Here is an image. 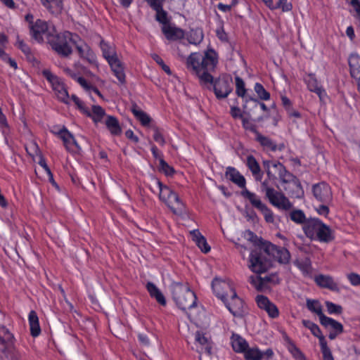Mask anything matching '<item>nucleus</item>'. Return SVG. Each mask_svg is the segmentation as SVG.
<instances>
[{"label":"nucleus","mask_w":360,"mask_h":360,"mask_svg":"<svg viewBox=\"0 0 360 360\" xmlns=\"http://www.w3.org/2000/svg\"><path fill=\"white\" fill-rule=\"evenodd\" d=\"M217 63V53L213 49H207L204 56L197 52L191 53L186 60V67L198 78L200 86L213 90L216 98L221 100L232 92V79L226 76L214 78L211 72Z\"/></svg>","instance_id":"1"},{"label":"nucleus","mask_w":360,"mask_h":360,"mask_svg":"<svg viewBox=\"0 0 360 360\" xmlns=\"http://www.w3.org/2000/svg\"><path fill=\"white\" fill-rule=\"evenodd\" d=\"M48 44L52 49L61 57H68L72 53L71 44L75 47L82 58L91 61L94 58L93 51L85 44L79 36L69 31L58 33L56 32L49 38Z\"/></svg>","instance_id":"2"},{"label":"nucleus","mask_w":360,"mask_h":360,"mask_svg":"<svg viewBox=\"0 0 360 360\" xmlns=\"http://www.w3.org/2000/svg\"><path fill=\"white\" fill-rule=\"evenodd\" d=\"M263 166L269 180L276 179L275 174H277L282 184L292 186V190L288 191L289 194L295 198H300L303 195L304 191L300 181L297 176L288 171L281 162L277 160H264L263 161Z\"/></svg>","instance_id":"3"},{"label":"nucleus","mask_w":360,"mask_h":360,"mask_svg":"<svg viewBox=\"0 0 360 360\" xmlns=\"http://www.w3.org/2000/svg\"><path fill=\"white\" fill-rule=\"evenodd\" d=\"M302 231L311 241L328 243L334 239L330 227L317 217H309Z\"/></svg>","instance_id":"4"},{"label":"nucleus","mask_w":360,"mask_h":360,"mask_svg":"<svg viewBox=\"0 0 360 360\" xmlns=\"http://www.w3.org/2000/svg\"><path fill=\"white\" fill-rule=\"evenodd\" d=\"M172 297L177 307L184 311L197 306V297L188 285L176 283L172 289Z\"/></svg>","instance_id":"5"},{"label":"nucleus","mask_w":360,"mask_h":360,"mask_svg":"<svg viewBox=\"0 0 360 360\" xmlns=\"http://www.w3.org/2000/svg\"><path fill=\"white\" fill-rule=\"evenodd\" d=\"M272 266L271 259L263 248L252 250L249 256V269L254 273L261 274L266 272Z\"/></svg>","instance_id":"6"},{"label":"nucleus","mask_w":360,"mask_h":360,"mask_svg":"<svg viewBox=\"0 0 360 360\" xmlns=\"http://www.w3.org/2000/svg\"><path fill=\"white\" fill-rule=\"evenodd\" d=\"M55 32V25L41 19H37L30 30V37L39 44L44 43L45 39L48 41L49 38Z\"/></svg>","instance_id":"7"},{"label":"nucleus","mask_w":360,"mask_h":360,"mask_svg":"<svg viewBox=\"0 0 360 360\" xmlns=\"http://www.w3.org/2000/svg\"><path fill=\"white\" fill-rule=\"evenodd\" d=\"M41 74L51 84L57 98L65 104L69 103L70 96L63 80L49 69L43 70Z\"/></svg>","instance_id":"8"},{"label":"nucleus","mask_w":360,"mask_h":360,"mask_svg":"<svg viewBox=\"0 0 360 360\" xmlns=\"http://www.w3.org/2000/svg\"><path fill=\"white\" fill-rule=\"evenodd\" d=\"M243 198L248 200L254 208L259 210L263 214L266 222L274 223V214L273 211L262 201L261 198L258 195L250 191H244L243 192Z\"/></svg>","instance_id":"9"},{"label":"nucleus","mask_w":360,"mask_h":360,"mask_svg":"<svg viewBox=\"0 0 360 360\" xmlns=\"http://www.w3.org/2000/svg\"><path fill=\"white\" fill-rule=\"evenodd\" d=\"M265 195L269 202L279 210L287 211L292 207L290 200L283 193L276 191L274 188L266 187Z\"/></svg>","instance_id":"10"},{"label":"nucleus","mask_w":360,"mask_h":360,"mask_svg":"<svg viewBox=\"0 0 360 360\" xmlns=\"http://www.w3.org/2000/svg\"><path fill=\"white\" fill-rule=\"evenodd\" d=\"M264 251L271 258V262L274 260L284 264L290 262V253L288 250L285 248L277 246L271 242H265Z\"/></svg>","instance_id":"11"},{"label":"nucleus","mask_w":360,"mask_h":360,"mask_svg":"<svg viewBox=\"0 0 360 360\" xmlns=\"http://www.w3.org/2000/svg\"><path fill=\"white\" fill-rule=\"evenodd\" d=\"M223 303L233 316L240 317L243 316L245 304L243 300L238 296L236 290L232 291V293L223 301Z\"/></svg>","instance_id":"12"},{"label":"nucleus","mask_w":360,"mask_h":360,"mask_svg":"<svg viewBox=\"0 0 360 360\" xmlns=\"http://www.w3.org/2000/svg\"><path fill=\"white\" fill-rule=\"evenodd\" d=\"M314 198L320 202L330 204L333 200V193L330 186L326 182L314 184L312 187Z\"/></svg>","instance_id":"13"},{"label":"nucleus","mask_w":360,"mask_h":360,"mask_svg":"<svg viewBox=\"0 0 360 360\" xmlns=\"http://www.w3.org/2000/svg\"><path fill=\"white\" fill-rule=\"evenodd\" d=\"M212 289L215 296L222 302L234 291L232 285L226 281L214 278L212 282Z\"/></svg>","instance_id":"14"},{"label":"nucleus","mask_w":360,"mask_h":360,"mask_svg":"<svg viewBox=\"0 0 360 360\" xmlns=\"http://www.w3.org/2000/svg\"><path fill=\"white\" fill-rule=\"evenodd\" d=\"M255 302L257 307L260 309L265 311L269 318L276 319L279 316L280 312L278 308L266 296L258 295L255 297Z\"/></svg>","instance_id":"15"},{"label":"nucleus","mask_w":360,"mask_h":360,"mask_svg":"<svg viewBox=\"0 0 360 360\" xmlns=\"http://www.w3.org/2000/svg\"><path fill=\"white\" fill-rule=\"evenodd\" d=\"M319 321L326 329L329 330L328 338L331 340H335L343 333V325L333 318L325 315Z\"/></svg>","instance_id":"16"},{"label":"nucleus","mask_w":360,"mask_h":360,"mask_svg":"<svg viewBox=\"0 0 360 360\" xmlns=\"http://www.w3.org/2000/svg\"><path fill=\"white\" fill-rule=\"evenodd\" d=\"M51 132L56 135L63 141V145L68 151H72V146H74L77 149H80V147L73 134L65 126H63L57 131L51 130Z\"/></svg>","instance_id":"17"},{"label":"nucleus","mask_w":360,"mask_h":360,"mask_svg":"<svg viewBox=\"0 0 360 360\" xmlns=\"http://www.w3.org/2000/svg\"><path fill=\"white\" fill-rule=\"evenodd\" d=\"M15 342L14 334L4 325H0V353L10 349Z\"/></svg>","instance_id":"18"},{"label":"nucleus","mask_w":360,"mask_h":360,"mask_svg":"<svg viewBox=\"0 0 360 360\" xmlns=\"http://www.w3.org/2000/svg\"><path fill=\"white\" fill-rule=\"evenodd\" d=\"M226 177L231 182L237 185L239 188H242L240 195L243 197V192L244 191H249L246 188V180L245 177L240 173V172L233 167H228L225 172Z\"/></svg>","instance_id":"19"},{"label":"nucleus","mask_w":360,"mask_h":360,"mask_svg":"<svg viewBox=\"0 0 360 360\" xmlns=\"http://www.w3.org/2000/svg\"><path fill=\"white\" fill-rule=\"evenodd\" d=\"M314 282L321 288L328 289L335 292H340V291L338 284L330 275L319 274L314 277Z\"/></svg>","instance_id":"20"},{"label":"nucleus","mask_w":360,"mask_h":360,"mask_svg":"<svg viewBox=\"0 0 360 360\" xmlns=\"http://www.w3.org/2000/svg\"><path fill=\"white\" fill-rule=\"evenodd\" d=\"M108 63L114 76L117 79L119 84L121 85L125 84L126 74L124 63L118 58L113 59Z\"/></svg>","instance_id":"21"},{"label":"nucleus","mask_w":360,"mask_h":360,"mask_svg":"<svg viewBox=\"0 0 360 360\" xmlns=\"http://www.w3.org/2000/svg\"><path fill=\"white\" fill-rule=\"evenodd\" d=\"M304 82L306 83L309 91L317 94L320 100H322L323 97L326 96V90L319 85L314 73L308 74L307 77L304 79Z\"/></svg>","instance_id":"22"},{"label":"nucleus","mask_w":360,"mask_h":360,"mask_svg":"<svg viewBox=\"0 0 360 360\" xmlns=\"http://www.w3.org/2000/svg\"><path fill=\"white\" fill-rule=\"evenodd\" d=\"M161 30L166 39L169 41L182 39L185 37V32L183 29L172 26L170 24L162 26Z\"/></svg>","instance_id":"23"},{"label":"nucleus","mask_w":360,"mask_h":360,"mask_svg":"<svg viewBox=\"0 0 360 360\" xmlns=\"http://www.w3.org/2000/svg\"><path fill=\"white\" fill-rule=\"evenodd\" d=\"M165 203L174 214H181L185 211V205L174 191Z\"/></svg>","instance_id":"24"},{"label":"nucleus","mask_w":360,"mask_h":360,"mask_svg":"<svg viewBox=\"0 0 360 360\" xmlns=\"http://www.w3.org/2000/svg\"><path fill=\"white\" fill-rule=\"evenodd\" d=\"M146 288L150 296L155 299L157 302L161 306H166L167 300L161 290L157 287V285L151 281L147 282Z\"/></svg>","instance_id":"25"},{"label":"nucleus","mask_w":360,"mask_h":360,"mask_svg":"<svg viewBox=\"0 0 360 360\" xmlns=\"http://www.w3.org/2000/svg\"><path fill=\"white\" fill-rule=\"evenodd\" d=\"M246 166L252 172L255 179L257 181H261L263 178V172L261 170L259 164L252 155L247 157Z\"/></svg>","instance_id":"26"},{"label":"nucleus","mask_w":360,"mask_h":360,"mask_svg":"<svg viewBox=\"0 0 360 360\" xmlns=\"http://www.w3.org/2000/svg\"><path fill=\"white\" fill-rule=\"evenodd\" d=\"M28 323L31 336L33 338L38 337L41 334V330L39 317L34 310H31L28 314Z\"/></svg>","instance_id":"27"},{"label":"nucleus","mask_w":360,"mask_h":360,"mask_svg":"<svg viewBox=\"0 0 360 360\" xmlns=\"http://www.w3.org/2000/svg\"><path fill=\"white\" fill-rule=\"evenodd\" d=\"M348 63L351 77L354 79L360 78V56L355 53H351Z\"/></svg>","instance_id":"28"},{"label":"nucleus","mask_w":360,"mask_h":360,"mask_svg":"<svg viewBox=\"0 0 360 360\" xmlns=\"http://www.w3.org/2000/svg\"><path fill=\"white\" fill-rule=\"evenodd\" d=\"M302 323L305 328H308L311 331V334L314 336L316 337L319 339L320 345L327 342L324 335L322 333L321 330L320 329L319 326L317 324L309 320L305 319L302 320Z\"/></svg>","instance_id":"29"},{"label":"nucleus","mask_w":360,"mask_h":360,"mask_svg":"<svg viewBox=\"0 0 360 360\" xmlns=\"http://www.w3.org/2000/svg\"><path fill=\"white\" fill-rule=\"evenodd\" d=\"M106 128L112 136H120L122 134V127L117 118L112 115H108L105 122Z\"/></svg>","instance_id":"30"},{"label":"nucleus","mask_w":360,"mask_h":360,"mask_svg":"<svg viewBox=\"0 0 360 360\" xmlns=\"http://www.w3.org/2000/svg\"><path fill=\"white\" fill-rule=\"evenodd\" d=\"M288 217L295 224L302 225V228L307 224L309 219L304 211L300 209H293L291 210Z\"/></svg>","instance_id":"31"},{"label":"nucleus","mask_w":360,"mask_h":360,"mask_svg":"<svg viewBox=\"0 0 360 360\" xmlns=\"http://www.w3.org/2000/svg\"><path fill=\"white\" fill-rule=\"evenodd\" d=\"M231 340L233 349L236 352H245L248 347L246 340L238 334H233Z\"/></svg>","instance_id":"32"},{"label":"nucleus","mask_w":360,"mask_h":360,"mask_svg":"<svg viewBox=\"0 0 360 360\" xmlns=\"http://www.w3.org/2000/svg\"><path fill=\"white\" fill-rule=\"evenodd\" d=\"M100 47L102 51L103 56L108 63L118 58L114 47L110 46V44L105 41H101Z\"/></svg>","instance_id":"33"},{"label":"nucleus","mask_w":360,"mask_h":360,"mask_svg":"<svg viewBox=\"0 0 360 360\" xmlns=\"http://www.w3.org/2000/svg\"><path fill=\"white\" fill-rule=\"evenodd\" d=\"M287 342V349L295 360H306L303 352L296 346L295 342L288 336L285 338Z\"/></svg>","instance_id":"34"},{"label":"nucleus","mask_w":360,"mask_h":360,"mask_svg":"<svg viewBox=\"0 0 360 360\" xmlns=\"http://www.w3.org/2000/svg\"><path fill=\"white\" fill-rule=\"evenodd\" d=\"M255 140L265 149L272 152L277 150V145L270 138L257 132Z\"/></svg>","instance_id":"35"},{"label":"nucleus","mask_w":360,"mask_h":360,"mask_svg":"<svg viewBox=\"0 0 360 360\" xmlns=\"http://www.w3.org/2000/svg\"><path fill=\"white\" fill-rule=\"evenodd\" d=\"M295 264L300 270L304 277L311 278L312 266L311 260L309 258L298 260Z\"/></svg>","instance_id":"36"},{"label":"nucleus","mask_w":360,"mask_h":360,"mask_svg":"<svg viewBox=\"0 0 360 360\" xmlns=\"http://www.w3.org/2000/svg\"><path fill=\"white\" fill-rule=\"evenodd\" d=\"M30 148L37 155H39V160L38 164L44 169L48 176H51L52 178V172L49 166L47 165L44 157L41 155L38 144L35 141H34L31 143Z\"/></svg>","instance_id":"37"},{"label":"nucleus","mask_w":360,"mask_h":360,"mask_svg":"<svg viewBox=\"0 0 360 360\" xmlns=\"http://www.w3.org/2000/svg\"><path fill=\"white\" fill-rule=\"evenodd\" d=\"M155 11V20L162 24V26H166L169 24L170 19L168 16V13L163 9V4H160L153 8Z\"/></svg>","instance_id":"38"},{"label":"nucleus","mask_w":360,"mask_h":360,"mask_svg":"<svg viewBox=\"0 0 360 360\" xmlns=\"http://www.w3.org/2000/svg\"><path fill=\"white\" fill-rule=\"evenodd\" d=\"M204 34L201 28L191 29L187 34L188 41L194 45H198L203 40Z\"/></svg>","instance_id":"39"},{"label":"nucleus","mask_w":360,"mask_h":360,"mask_svg":"<svg viewBox=\"0 0 360 360\" xmlns=\"http://www.w3.org/2000/svg\"><path fill=\"white\" fill-rule=\"evenodd\" d=\"M131 112L134 117L140 122L141 125L144 127L148 126L152 121L150 115L146 112L139 109L136 105L132 107Z\"/></svg>","instance_id":"40"},{"label":"nucleus","mask_w":360,"mask_h":360,"mask_svg":"<svg viewBox=\"0 0 360 360\" xmlns=\"http://www.w3.org/2000/svg\"><path fill=\"white\" fill-rule=\"evenodd\" d=\"M155 184L159 189V198L165 202L174 192L169 186L164 185L160 179H155Z\"/></svg>","instance_id":"41"},{"label":"nucleus","mask_w":360,"mask_h":360,"mask_svg":"<svg viewBox=\"0 0 360 360\" xmlns=\"http://www.w3.org/2000/svg\"><path fill=\"white\" fill-rule=\"evenodd\" d=\"M306 304L310 311L319 316V321L325 316L323 312L322 306L318 300L307 299Z\"/></svg>","instance_id":"42"},{"label":"nucleus","mask_w":360,"mask_h":360,"mask_svg":"<svg viewBox=\"0 0 360 360\" xmlns=\"http://www.w3.org/2000/svg\"><path fill=\"white\" fill-rule=\"evenodd\" d=\"M248 281L257 291H262L267 287L261 276L252 275L249 277Z\"/></svg>","instance_id":"43"},{"label":"nucleus","mask_w":360,"mask_h":360,"mask_svg":"<svg viewBox=\"0 0 360 360\" xmlns=\"http://www.w3.org/2000/svg\"><path fill=\"white\" fill-rule=\"evenodd\" d=\"M245 358L246 360H262V352L257 347H249L245 351Z\"/></svg>","instance_id":"44"},{"label":"nucleus","mask_w":360,"mask_h":360,"mask_svg":"<svg viewBox=\"0 0 360 360\" xmlns=\"http://www.w3.org/2000/svg\"><path fill=\"white\" fill-rule=\"evenodd\" d=\"M152 129L153 131V139L154 141L162 147L165 146L166 144V139L163 135V129L157 126H153Z\"/></svg>","instance_id":"45"},{"label":"nucleus","mask_w":360,"mask_h":360,"mask_svg":"<svg viewBox=\"0 0 360 360\" xmlns=\"http://www.w3.org/2000/svg\"><path fill=\"white\" fill-rule=\"evenodd\" d=\"M71 100L74 102L77 109L84 115L87 117H91V113L89 108L86 106L84 103L79 99V98L75 94L71 96Z\"/></svg>","instance_id":"46"},{"label":"nucleus","mask_w":360,"mask_h":360,"mask_svg":"<svg viewBox=\"0 0 360 360\" xmlns=\"http://www.w3.org/2000/svg\"><path fill=\"white\" fill-rule=\"evenodd\" d=\"M91 116L90 117L96 123L101 122L105 115V112L103 108L98 105H94L92 106V112H91Z\"/></svg>","instance_id":"47"},{"label":"nucleus","mask_w":360,"mask_h":360,"mask_svg":"<svg viewBox=\"0 0 360 360\" xmlns=\"http://www.w3.org/2000/svg\"><path fill=\"white\" fill-rule=\"evenodd\" d=\"M254 90L260 100L269 101L271 98L270 93L264 89L262 84L255 83Z\"/></svg>","instance_id":"48"},{"label":"nucleus","mask_w":360,"mask_h":360,"mask_svg":"<svg viewBox=\"0 0 360 360\" xmlns=\"http://www.w3.org/2000/svg\"><path fill=\"white\" fill-rule=\"evenodd\" d=\"M235 82L236 94L239 97L244 98L245 96L247 89H245V84L243 79L241 77L236 76L235 77Z\"/></svg>","instance_id":"49"},{"label":"nucleus","mask_w":360,"mask_h":360,"mask_svg":"<svg viewBox=\"0 0 360 360\" xmlns=\"http://www.w3.org/2000/svg\"><path fill=\"white\" fill-rule=\"evenodd\" d=\"M159 170L168 176H172L175 173L174 167L170 166L164 159H161L159 162Z\"/></svg>","instance_id":"50"},{"label":"nucleus","mask_w":360,"mask_h":360,"mask_svg":"<svg viewBox=\"0 0 360 360\" xmlns=\"http://www.w3.org/2000/svg\"><path fill=\"white\" fill-rule=\"evenodd\" d=\"M325 304L329 314L340 315L342 313L343 309L341 305L335 304L330 301H326Z\"/></svg>","instance_id":"51"},{"label":"nucleus","mask_w":360,"mask_h":360,"mask_svg":"<svg viewBox=\"0 0 360 360\" xmlns=\"http://www.w3.org/2000/svg\"><path fill=\"white\" fill-rule=\"evenodd\" d=\"M245 236L248 240L255 245H259V248H263V244L266 242L263 241L261 238H259L253 231L250 230L245 231Z\"/></svg>","instance_id":"52"},{"label":"nucleus","mask_w":360,"mask_h":360,"mask_svg":"<svg viewBox=\"0 0 360 360\" xmlns=\"http://www.w3.org/2000/svg\"><path fill=\"white\" fill-rule=\"evenodd\" d=\"M10 360H22L20 352L17 349L15 345L5 352H1Z\"/></svg>","instance_id":"53"},{"label":"nucleus","mask_w":360,"mask_h":360,"mask_svg":"<svg viewBox=\"0 0 360 360\" xmlns=\"http://www.w3.org/2000/svg\"><path fill=\"white\" fill-rule=\"evenodd\" d=\"M281 9L283 12H288L292 9V5L288 0H278V1L274 4L272 10Z\"/></svg>","instance_id":"54"},{"label":"nucleus","mask_w":360,"mask_h":360,"mask_svg":"<svg viewBox=\"0 0 360 360\" xmlns=\"http://www.w3.org/2000/svg\"><path fill=\"white\" fill-rule=\"evenodd\" d=\"M15 46L19 49L25 55L28 56L31 53L30 46L20 38L19 35L17 36Z\"/></svg>","instance_id":"55"},{"label":"nucleus","mask_w":360,"mask_h":360,"mask_svg":"<svg viewBox=\"0 0 360 360\" xmlns=\"http://www.w3.org/2000/svg\"><path fill=\"white\" fill-rule=\"evenodd\" d=\"M322 354V360H334L331 350L328 346L327 342L320 345Z\"/></svg>","instance_id":"56"},{"label":"nucleus","mask_w":360,"mask_h":360,"mask_svg":"<svg viewBox=\"0 0 360 360\" xmlns=\"http://www.w3.org/2000/svg\"><path fill=\"white\" fill-rule=\"evenodd\" d=\"M149 144L150 146V151L153 158L158 160L159 162L161 159H164V154L158 149V146L150 141H149Z\"/></svg>","instance_id":"57"},{"label":"nucleus","mask_w":360,"mask_h":360,"mask_svg":"<svg viewBox=\"0 0 360 360\" xmlns=\"http://www.w3.org/2000/svg\"><path fill=\"white\" fill-rule=\"evenodd\" d=\"M195 244L204 253H207L210 251V246L208 245L207 240L204 236L198 238V240Z\"/></svg>","instance_id":"58"},{"label":"nucleus","mask_w":360,"mask_h":360,"mask_svg":"<svg viewBox=\"0 0 360 360\" xmlns=\"http://www.w3.org/2000/svg\"><path fill=\"white\" fill-rule=\"evenodd\" d=\"M328 205V204L323 203L322 205H319V206L315 207L314 210L319 215L326 218L330 213V209Z\"/></svg>","instance_id":"59"},{"label":"nucleus","mask_w":360,"mask_h":360,"mask_svg":"<svg viewBox=\"0 0 360 360\" xmlns=\"http://www.w3.org/2000/svg\"><path fill=\"white\" fill-rule=\"evenodd\" d=\"M242 124L245 129L250 131L254 133L255 136L257 135V132H259L257 129L256 125L250 122V120L246 117H243Z\"/></svg>","instance_id":"60"},{"label":"nucleus","mask_w":360,"mask_h":360,"mask_svg":"<svg viewBox=\"0 0 360 360\" xmlns=\"http://www.w3.org/2000/svg\"><path fill=\"white\" fill-rule=\"evenodd\" d=\"M347 278L352 285H360V275L359 274L354 272L347 274Z\"/></svg>","instance_id":"61"},{"label":"nucleus","mask_w":360,"mask_h":360,"mask_svg":"<svg viewBox=\"0 0 360 360\" xmlns=\"http://www.w3.org/2000/svg\"><path fill=\"white\" fill-rule=\"evenodd\" d=\"M216 36L222 42H228L229 37L227 33L225 32L224 27L221 26L216 30Z\"/></svg>","instance_id":"62"},{"label":"nucleus","mask_w":360,"mask_h":360,"mask_svg":"<svg viewBox=\"0 0 360 360\" xmlns=\"http://www.w3.org/2000/svg\"><path fill=\"white\" fill-rule=\"evenodd\" d=\"M281 100L282 105H283V108H285V110H286V112H289L290 110H292V103L291 101L286 96L281 95Z\"/></svg>","instance_id":"63"},{"label":"nucleus","mask_w":360,"mask_h":360,"mask_svg":"<svg viewBox=\"0 0 360 360\" xmlns=\"http://www.w3.org/2000/svg\"><path fill=\"white\" fill-rule=\"evenodd\" d=\"M350 5L356 12V17L360 19V1L359 0H351Z\"/></svg>","instance_id":"64"}]
</instances>
